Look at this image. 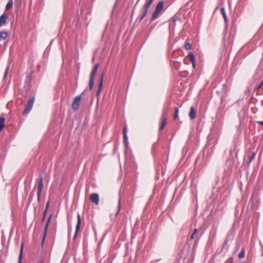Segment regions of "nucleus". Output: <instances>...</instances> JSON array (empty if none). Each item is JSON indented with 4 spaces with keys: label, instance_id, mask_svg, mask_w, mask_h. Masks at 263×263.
<instances>
[{
    "label": "nucleus",
    "instance_id": "29",
    "mask_svg": "<svg viewBox=\"0 0 263 263\" xmlns=\"http://www.w3.org/2000/svg\"><path fill=\"white\" fill-rule=\"evenodd\" d=\"M197 229H195L193 233V234H192L191 236V238L190 239L191 240H193L194 239H195V234L197 233Z\"/></svg>",
    "mask_w": 263,
    "mask_h": 263
},
{
    "label": "nucleus",
    "instance_id": "34",
    "mask_svg": "<svg viewBox=\"0 0 263 263\" xmlns=\"http://www.w3.org/2000/svg\"><path fill=\"white\" fill-rule=\"evenodd\" d=\"M48 207H49V202H47V203H46V205L45 210H47L48 209Z\"/></svg>",
    "mask_w": 263,
    "mask_h": 263
},
{
    "label": "nucleus",
    "instance_id": "4",
    "mask_svg": "<svg viewBox=\"0 0 263 263\" xmlns=\"http://www.w3.org/2000/svg\"><path fill=\"white\" fill-rule=\"evenodd\" d=\"M90 201L96 205H98L99 203V196L98 194L93 193L90 195L89 197Z\"/></svg>",
    "mask_w": 263,
    "mask_h": 263
},
{
    "label": "nucleus",
    "instance_id": "20",
    "mask_svg": "<svg viewBox=\"0 0 263 263\" xmlns=\"http://www.w3.org/2000/svg\"><path fill=\"white\" fill-rule=\"evenodd\" d=\"M94 84V79L90 78L89 82V88L90 90H91L93 89Z\"/></svg>",
    "mask_w": 263,
    "mask_h": 263
},
{
    "label": "nucleus",
    "instance_id": "10",
    "mask_svg": "<svg viewBox=\"0 0 263 263\" xmlns=\"http://www.w3.org/2000/svg\"><path fill=\"white\" fill-rule=\"evenodd\" d=\"M163 8H164V3L163 1H161L158 3L155 10L160 12V11H162V10L163 9Z\"/></svg>",
    "mask_w": 263,
    "mask_h": 263
},
{
    "label": "nucleus",
    "instance_id": "8",
    "mask_svg": "<svg viewBox=\"0 0 263 263\" xmlns=\"http://www.w3.org/2000/svg\"><path fill=\"white\" fill-rule=\"evenodd\" d=\"M8 18V16L3 14L0 16V27L4 25L6 23V20Z\"/></svg>",
    "mask_w": 263,
    "mask_h": 263
},
{
    "label": "nucleus",
    "instance_id": "30",
    "mask_svg": "<svg viewBox=\"0 0 263 263\" xmlns=\"http://www.w3.org/2000/svg\"><path fill=\"white\" fill-rule=\"evenodd\" d=\"M121 200H120L119 201L118 204V211H117V212L116 214V216H117L119 214V212L120 211V209H121Z\"/></svg>",
    "mask_w": 263,
    "mask_h": 263
},
{
    "label": "nucleus",
    "instance_id": "18",
    "mask_svg": "<svg viewBox=\"0 0 263 263\" xmlns=\"http://www.w3.org/2000/svg\"><path fill=\"white\" fill-rule=\"evenodd\" d=\"M187 57L190 58L192 64H194V61H195V58L193 53L191 52H190L187 55Z\"/></svg>",
    "mask_w": 263,
    "mask_h": 263
},
{
    "label": "nucleus",
    "instance_id": "39",
    "mask_svg": "<svg viewBox=\"0 0 263 263\" xmlns=\"http://www.w3.org/2000/svg\"><path fill=\"white\" fill-rule=\"evenodd\" d=\"M40 263H42V262L41 261Z\"/></svg>",
    "mask_w": 263,
    "mask_h": 263
},
{
    "label": "nucleus",
    "instance_id": "36",
    "mask_svg": "<svg viewBox=\"0 0 263 263\" xmlns=\"http://www.w3.org/2000/svg\"><path fill=\"white\" fill-rule=\"evenodd\" d=\"M258 123L259 124L263 125V121H259Z\"/></svg>",
    "mask_w": 263,
    "mask_h": 263
},
{
    "label": "nucleus",
    "instance_id": "28",
    "mask_svg": "<svg viewBox=\"0 0 263 263\" xmlns=\"http://www.w3.org/2000/svg\"><path fill=\"white\" fill-rule=\"evenodd\" d=\"M245 255V250L244 249H242L241 252L239 253L238 256L239 258H243L244 257Z\"/></svg>",
    "mask_w": 263,
    "mask_h": 263
},
{
    "label": "nucleus",
    "instance_id": "16",
    "mask_svg": "<svg viewBox=\"0 0 263 263\" xmlns=\"http://www.w3.org/2000/svg\"><path fill=\"white\" fill-rule=\"evenodd\" d=\"M220 12H221V14L222 15V16L224 20V22L226 23H227L228 20H227V17L226 13L225 11V9L224 8H221L220 9Z\"/></svg>",
    "mask_w": 263,
    "mask_h": 263
},
{
    "label": "nucleus",
    "instance_id": "35",
    "mask_svg": "<svg viewBox=\"0 0 263 263\" xmlns=\"http://www.w3.org/2000/svg\"><path fill=\"white\" fill-rule=\"evenodd\" d=\"M47 212V210L45 209V210L44 211V213H43V216L45 217Z\"/></svg>",
    "mask_w": 263,
    "mask_h": 263
},
{
    "label": "nucleus",
    "instance_id": "27",
    "mask_svg": "<svg viewBox=\"0 0 263 263\" xmlns=\"http://www.w3.org/2000/svg\"><path fill=\"white\" fill-rule=\"evenodd\" d=\"M179 19H180V17L178 15H175L171 18V21H173L174 23H175L176 21H178V20H179Z\"/></svg>",
    "mask_w": 263,
    "mask_h": 263
},
{
    "label": "nucleus",
    "instance_id": "13",
    "mask_svg": "<svg viewBox=\"0 0 263 263\" xmlns=\"http://www.w3.org/2000/svg\"><path fill=\"white\" fill-rule=\"evenodd\" d=\"M148 8L145 7L144 6V10L141 14V15L139 17V21L141 22L146 15L147 13Z\"/></svg>",
    "mask_w": 263,
    "mask_h": 263
},
{
    "label": "nucleus",
    "instance_id": "6",
    "mask_svg": "<svg viewBox=\"0 0 263 263\" xmlns=\"http://www.w3.org/2000/svg\"><path fill=\"white\" fill-rule=\"evenodd\" d=\"M51 217H52V215L50 214L49 215V216L48 217V219H47V220L46 221V224L45 226L44 230L43 237V239H42V243H43V242H44V241L45 240V238L46 237L47 232V230H48V226H49L50 221L51 220Z\"/></svg>",
    "mask_w": 263,
    "mask_h": 263
},
{
    "label": "nucleus",
    "instance_id": "17",
    "mask_svg": "<svg viewBox=\"0 0 263 263\" xmlns=\"http://www.w3.org/2000/svg\"><path fill=\"white\" fill-rule=\"evenodd\" d=\"M5 121V119L4 117H0V132H1L4 127V123Z\"/></svg>",
    "mask_w": 263,
    "mask_h": 263
},
{
    "label": "nucleus",
    "instance_id": "12",
    "mask_svg": "<svg viewBox=\"0 0 263 263\" xmlns=\"http://www.w3.org/2000/svg\"><path fill=\"white\" fill-rule=\"evenodd\" d=\"M123 133L124 142L125 145H127V130H126V127H124L123 128Z\"/></svg>",
    "mask_w": 263,
    "mask_h": 263
},
{
    "label": "nucleus",
    "instance_id": "37",
    "mask_svg": "<svg viewBox=\"0 0 263 263\" xmlns=\"http://www.w3.org/2000/svg\"><path fill=\"white\" fill-rule=\"evenodd\" d=\"M192 65H193V68L195 67V61H194V64H192Z\"/></svg>",
    "mask_w": 263,
    "mask_h": 263
},
{
    "label": "nucleus",
    "instance_id": "25",
    "mask_svg": "<svg viewBox=\"0 0 263 263\" xmlns=\"http://www.w3.org/2000/svg\"><path fill=\"white\" fill-rule=\"evenodd\" d=\"M97 71V70L96 69V68H93V69H92V70L91 71L90 76V78L94 79Z\"/></svg>",
    "mask_w": 263,
    "mask_h": 263
},
{
    "label": "nucleus",
    "instance_id": "32",
    "mask_svg": "<svg viewBox=\"0 0 263 263\" xmlns=\"http://www.w3.org/2000/svg\"><path fill=\"white\" fill-rule=\"evenodd\" d=\"M8 67H7V68L5 70V72L4 78L6 77V76L8 74Z\"/></svg>",
    "mask_w": 263,
    "mask_h": 263
},
{
    "label": "nucleus",
    "instance_id": "19",
    "mask_svg": "<svg viewBox=\"0 0 263 263\" xmlns=\"http://www.w3.org/2000/svg\"><path fill=\"white\" fill-rule=\"evenodd\" d=\"M159 13H160L159 12L155 10L154 12H153V13L152 14V17H151V21H153L154 20H155L158 16Z\"/></svg>",
    "mask_w": 263,
    "mask_h": 263
},
{
    "label": "nucleus",
    "instance_id": "3",
    "mask_svg": "<svg viewBox=\"0 0 263 263\" xmlns=\"http://www.w3.org/2000/svg\"><path fill=\"white\" fill-rule=\"evenodd\" d=\"M81 101V96H78L76 97L74 99V100L72 103V108L74 111L77 110L78 109L80 103Z\"/></svg>",
    "mask_w": 263,
    "mask_h": 263
},
{
    "label": "nucleus",
    "instance_id": "22",
    "mask_svg": "<svg viewBox=\"0 0 263 263\" xmlns=\"http://www.w3.org/2000/svg\"><path fill=\"white\" fill-rule=\"evenodd\" d=\"M12 6H13V1L9 0L6 5V9L9 10V9H11L12 7Z\"/></svg>",
    "mask_w": 263,
    "mask_h": 263
},
{
    "label": "nucleus",
    "instance_id": "23",
    "mask_svg": "<svg viewBox=\"0 0 263 263\" xmlns=\"http://www.w3.org/2000/svg\"><path fill=\"white\" fill-rule=\"evenodd\" d=\"M184 47L186 50H190L192 48V46L189 42L186 41L184 45Z\"/></svg>",
    "mask_w": 263,
    "mask_h": 263
},
{
    "label": "nucleus",
    "instance_id": "15",
    "mask_svg": "<svg viewBox=\"0 0 263 263\" xmlns=\"http://www.w3.org/2000/svg\"><path fill=\"white\" fill-rule=\"evenodd\" d=\"M23 248H24V246H23V244L22 243L21 245V248H20V254H19V257H18V263H22Z\"/></svg>",
    "mask_w": 263,
    "mask_h": 263
},
{
    "label": "nucleus",
    "instance_id": "24",
    "mask_svg": "<svg viewBox=\"0 0 263 263\" xmlns=\"http://www.w3.org/2000/svg\"><path fill=\"white\" fill-rule=\"evenodd\" d=\"M255 157V153L254 152L252 153L251 156L249 158L248 164H250L252 162V161L254 159Z\"/></svg>",
    "mask_w": 263,
    "mask_h": 263
},
{
    "label": "nucleus",
    "instance_id": "1",
    "mask_svg": "<svg viewBox=\"0 0 263 263\" xmlns=\"http://www.w3.org/2000/svg\"><path fill=\"white\" fill-rule=\"evenodd\" d=\"M43 188V178L42 177H40L39 178V183L37 184V198L38 201H40L42 192Z\"/></svg>",
    "mask_w": 263,
    "mask_h": 263
},
{
    "label": "nucleus",
    "instance_id": "2",
    "mask_svg": "<svg viewBox=\"0 0 263 263\" xmlns=\"http://www.w3.org/2000/svg\"><path fill=\"white\" fill-rule=\"evenodd\" d=\"M34 102V98H32L28 101L27 105L23 111L24 115L28 114L32 109Z\"/></svg>",
    "mask_w": 263,
    "mask_h": 263
},
{
    "label": "nucleus",
    "instance_id": "11",
    "mask_svg": "<svg viewBox=\"0 0 263 263\" xmlns=\"http://www.w3.org/2000/svg\"><path fill=\"white\" fill-rule=\"evenodd\" d=\"M166 118L164 116H163L162 117V121H161V123L160 124L159 130H162L164 128L165 126L166 125Z\"/></svg>",
    "mask_w": 263,
    "mask_h": 263
},
{
    "label": "nucleus",
    "instance_id": "5",
    "mask_svg": "<svg viewBox=\"0 0 263 263\" xmlns=\"http://www.w3.org/2000/svg\"><path fill=\"white\" fill-rule=\"evenodd\" d=\"M80 225H81V217H80V214H77V224L76 226L75 233H74V235L73 237L74 239H76V238L77 237V235L79 231Z\"/></svg>",
    "mask_w": 263,
    "mask_h": 263
},
{
    "label": "nucleus",
    "instance_id": "7",
    "mask_svg": "<svg viewBox=\"0 0 263 263\" xmlns=\"http://www.w3.org/2000/svg\"><path fill=\"white\" fill-rule=\"evenodd\" d=\"M103 75L102 74L101 77L100 81L99 82V86H98V90H97V93H96V95L98 97H99L101 91L102 90V86H103Z\"/></svg>",
    "mask_w": 263,
    "mask_h": 263
},
{
    "label": "nucleus",
    "instance_id": "26",
    "mask_svg": "<svg viewBox=\"0 0 263 263\" xmlns=\"http://www.w3.org/2000/svg\"><path fill=\"white\" fill-rule=\"evenodd\" d=\"M178 114H179V109L178 108H176L175 109V111L174 115V120L177 119V118L178 117Z\"/></svg>",
    "mask_w": 263,
    "mask_h": 263
},
{
    "label": "nucleus",
    "instance_id": "31",
    "mask_svg": "<svg viewBox=\"0 0 263 263\" xmlns=\"http://www.w3.org/2000/svg\"><path fill=\"white\" fill-rule=\"evenodd\" d=\"M263 85V81L255 88V91H258Z\"/></svg>",
    "mask_w": 263,
    "mask_h": 263
},
{
    "label": "nucleus",
    "instance_id": "21",
    "mask_svg": "<svg viewBox=\"0 0 263 263\" xmlns=\"http://www.w3.org/2000/svg\"><path fill=\"white\" fill-rule=\"evenodd\" d=\"M154 0H146L145 3L144 5L145 7H146L149 9L152 3Z\"/></svg>",
    "mask_w": 263,
    "mask_h": 263
},
{
    "label": "nucleus",
    "instance_id": "38",
    "mask_svg": "<svg viewBox=\"0 0 263 263\" xmlns=\"http://www.w3.org/2000/svg\"><path fill=\"white\" fill-rule=\"evenodd\" d=\"M45 217L43 216V218H42V222L44 221Z\"/></svg>",
    "mask_w": 263,
    "mask_h": 263
},
{
    "label": "nucleus",
    "instance_id": "9",
    "mask_svg": "<svg viewBox=\"0 0 263 263\" xmlns=\"http://www.w3.org/2000/svg\"><path fill=\"white\" fill-rule=\"evenodd\" d=\"M189 116L191 119H194L196 117V111L193 106L190 108Z\"/></svg>",
    "mask_w": 263,
    "mask_h": 263
},
{
    "label": "nucleus",
    "instance_id": "33",
    "mask_svg": "<svg viewBox=\"0 0 263 263\" xmlns=\"http://www.w3.org/2000/svg\"><path fill=\"white\" fill-rule=\"evenodd\" d=\"M99 66V64L98 63H96L93 68H96V69L98 70Z\"/></svg>",
    "mask_w": 263,
    "mask_h": 263
},
{
    "label": "nucleus",
    "instance_id": "14",
    "mask_svg": "<svg viewBox=\"0 0 263 263\" xmlns=\"http://www.w3.org/2000/svg\"><path fill=\"white\" fill-rule=\"evenodd\" d=\"M8 36V33L5 31L0 32V41L5 40Z\"/></svg>",
    "mask_w": 263,
    "mask_h": 263
}]
</instances>
